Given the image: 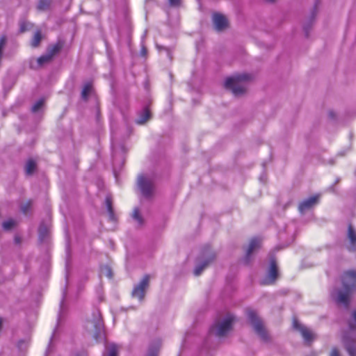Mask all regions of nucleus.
Here are the masks:
<instances>
[{"instance_id": "nucleus-22", "label": "nucleus", "mask_w": 356, "mask_h": 356, "mask_svg": "<svg viewBox=\"0 0 356 356\" xmlns=\"http://www.w3.org/2000/svg\"><path fill=\"white\" fill-rule=\"evenodd\" d=\"M51 5V0H40L37 8L40 11H44L49 9Z\"/></svg>"}, {"instance_id": "nucleus-10", "label": "nucleus", "mask_w": 356, "mask_h": 356, "mask_svg": "<svg viewBox=\"0 0 356 356\" xmlns=\"http://www.w3.org/2000/svg\"><path fill=\"white\" fill-rule=\"evenodd\" d=\"M293 327L302 334L307 343H311L315 338L314 333L306 327L300 324L297 321H293Z\"/></svg>"}, {"instance_id": "nucleus-34", "label": "nucleus", "mask_w": 356, "mask_h": 356, "mask_svg": "<svg viewBox=\"0 0 356 356\" xmlns=\"http://www.w3.org/2000/svg\"><path fill=\"white\" fill-rule=\"evenodd\" d=\"M330 356H340L338 349L336 348H333L331 351Z\"/></svg>"}, {"instance_id": "nucleus-32", "label": "nucleus", "mask_w": 356, "mask_h": 356, "mask_svg": "<svg viewBox=\"0 0 356 356\" xmlns=\"http://www.w3.org/2000/svg\"><path fill=\"white\" fill-rule=\"evenodd\" d=\"M169 3L172 6H178L180 5L181 0H169Z\"/></svg>"}, {"instance_id": "nucleus-11", "label": "nucleus", "mask_w": 356, "mask_h": 356, "mask_svg": "<svg viewBox=\"0 0 356 356\" xmlns=\"http://www.w3.org/2000/svg\"><path fill=\"white\" fill-rule=\"evenodd\" d=\"M94 315L95 320L93 323L95 327V332L93 334V338L95 340H98V339L101 337L103 331V322L102 320L100 312L99 310L96 311Z\"/></svg>"}, {"instance_id": "nucleus-9", "label": "nucleus", "mask_w": 356, "mask_h": 356, "mask_svg": "<svg viewBox=\"0 0 356 356\" xmlns=\"http://www.w3.org/2000/svg\"><path fill=\"white\" fill-rule=\"evenodd\" d=\"M213 22L217 31H221L227 29L229 26L228 20L226 17L220 13H215L213 14Z\"/></svg>"}, {"instance_id": "nucleus-12", "label": "nucleus", "mask_w": 356, "mask_h": 356, "mask_svg": "<svg viewBox=\"0 0 356 356\" xmlns=\"http://www.w3.org/2000/svg\"><path fill=\"white\" fill-rule=\"evenodd\" d=\"M347 237L350 243L348 248L349 251H356V231L351 224L348 226Z\"/></svg>"}, {"instance_id": "nucleus-15", "label": "nucleus", "mask_w": 356, "mask_h": 356, "mask_svg": "<svg viewBox=\"0 0 356 356\" xmlns=\"http://www.w3.org/2000/svg\"><path fill=\"white\" fill-rule=\"evenodd\" d=\"M105 202H106V206L107 211L108 213L109 219L111 221H116L117 218H116V216L115 215L114 210L113 208V202H112L111 197H106V200H105Z\"/></svg>"}, {"instance_id": "nucleus-2", "label": "nucleus", "mask_w": 356, "mask_h": 356, "mask_svg": "<svg viewBox=\"0 0 356 356\" xmlns=\"http://www.w3.org/2000/svg\"><path fill=\"white\" fill-rule=\"evenodd\" d=\"M251 79V76L248 74H239L229 77L225 82V88L232 90L236 96L245 93L246 89L244 83Z\"/></svg>"}, {"instance_id": "nucleus-35", "label": "nucleus", "mask_w": 356, "mask_h": 356, "mask_svg": "<svg viewBox=\"0 0 356 356\" xmlns=\"http://www.w3.org/2000/svg\"><path fill=\"white\" fill-rule=\"evenodd\" d=\"M15 242L17 244H19L21 243V238L18 236H15Z\"/></svg>"}, {"instance_id": "nucleus-3", "label": "nucleus", "mask_w": 356, "mask_h": 356, "mask_svg": "<svg viewBox=\"0 0 356 356\" xmlns=\"http://www.w3.org/2000/svg\"><path fill=\"white\" fill-rule=\"evenodd\" d=\"M248 317L250 323L253 325L255 332L265 341L269 339L268 334L264 325L262 321L258 317L257 313L253 310L248 311Z\"/></svg>"}, {"instance_id": "nucleus-7", "label": "nucleus", "mask_w": 356, "mask_h": 356, "mask_svg": "<svg viewBox=\"0 0 356 356\" xmlns=\"http://www.w3.org/2000/svg\"><path fill=\"white\" fill-rule=\"evenodd\" d=\"M138 186L144 196L150 197L152 195L154 189L152 181L141 175L138 177Z\"/></svg>"}, {"instance_id": "nucleus-19", "label": "nucleus", "mask_w": 356, "mask_h": 356, "mask_svg": "<svg viewBox=\"0 0 356 356\" xmlns=\"http://www.w3.org/2000/svg\"><path fill=\"white\" fill-rule=\"evenodd\" d=\"M36 169V163L35 161L30 159L27 161L25 165V172L27 175H31Z\"/></svg>"}, {"instance_id": "nucleus-36", "label": "nucleus", "mask_w": 356, "mask_h": 356, "mask_svg": "<svg viewBox=\"0 0 356 356\" xmlns=\"http://www.w3.org/2000/svg\"><path fill=\"white\" fill-rule=\"evenodd\" d=\"M146 53H147V50H146V49H145V47H143V48L142 49L141 54H142L143 56H145V55L146 54Z\"/></svg>"}, {"instance_id": "nucleus-1", "label": "nucleus", "mask_w": 356, "mask_h": 356, "mask_svg": "<svg viewBox=\"0 0 356 356\" xmlns=\"http://www.w3.org/2000/svg\"><path fill=\"white\" fill-rule=\"evenodd\" d=\"M341 288H335L331 293V297L337 305H341L346 309L349 308L351 296L356 291V271L349 270L345 271L341 277Z\"/></svg>"}, {"instance_id": "nucleus-37", "label": "nucleus", "mask_w": 356, "mask_h": 356, "mask_svg": "<svg viewBox=\"0 0 356 356\" xmlns=\"http://www.w3.org/2000/svg\"><path fill=\"white\" fill-rule=\"evenodd\" d=\"M268 1H269V2H273V1H274V0H268Z\"/></svg>"}, {"instance_id": "nucleus-20", "label": "nucleus", "mask_w": 356, "mask_h": 356, "mask_svg": "<svg viewBox=\"0 0 356 356\" xmlns=\"http://www.w3.org/2000/svg\"><path fill=\"white\" fill-rule=\"evenodd\" d=\"M150 111L148 108H145L143 111V113L137 120V123L139 124H145L150 118Z\"/></svg>"}, {"instance_id": "nucleus-13", "label": "nucleus", "mask_w": 356, "mask_h": 356, "mask_svg": "<svg viewBox=\"0 0 356 356\" xmlns=\"http://www.w3.org/2000/svg\"><path fill=\"white\" fill-rule=\"evenodd\" d=\"M261 241L259 238H253L251 239L248 248L246 252V261L248 262L249 257L252 253L260 248Z\"/></svg>"}, {"instance_id": "nucleus-26", "label": "nucleus", "mask_w": 356, "mask_h": 356, "mask_svg": "<svg viewBox=\"0 0 356 356\" xmlns=\"http://www.w3.org/2000/svg\"><path fill=\"white\" fill-rule=\"evenodd\" d=\"M108 356H118V348L116 345L112 344L109 346Z\"/></svg>"}, {"instance_id": "nucleus-4", "label": "nucleus", "mask_w": 356, "mask_h": 356, "mask_svg": "<svg viewBox=\"0 0 356 356\" xmlns=\"http://www.w3.org/2000/svg\"><path fill=\"white\" fill-rule=\"evenodd\" d=\"M279 276L278 268L276 260L272 259L270 263V268L268 271L266 277L261 281V285H272L274 284Z\"/></svg>"}, {"instance_id": "nucleus-30", "label": "nucleus", "mask_w": 356, "mask_h": 356, "mask_svg": "<svg viewBox=\"0 0 356 356\" xmlns=\"http://www.w3.org/2000/svg\"><path fill=\"white\" fill-rule=\"evenodd\" d=\"M31 204H32L31 201L29 200L22 206L21 209L24 213H26L28 212V211L31 208Z\"/></svg>"}, {"instance_id": "nucleus-6", "label": "nucleus", "mask_w": 356, "mask_h": 356, "mask_svg": "<svg viewBox=\"0 0 356 356\" xmlns=\"http://www.w3.org/2000/svg\"><path fill=\"white\" fill-rule=\"evenodd\" d=\"M235 318L232 315H228L227 318L218 325L216 334L219 337H222L232 329V323Z\"/></svg>"}, {"instance_id": "nucleus-28", "label": "nucleus", "mask_w": 356, "mask_h": 356, "mask_svg": "<svg viewBox=\"0 0 356 356\" xmlns=\"http://www.w3.org/2000/svg\"><path fill=\"white\" fill-rule=\"evenodd\" d=\"M48 230L47 227L41 225L39 228V236L41 240H43L47 235Z\"/></svg>"}, {"instance_id": "nucleus-5", "label": "nucleus", "mask_w": 356, "mask_h": 356, "mask_svg": "<svg viewBox=\"0 0 356 356\" xmlns=\"http://www.w3.org/2000/svg\"><path fill=\"white\" fill-rule=\"evenodd\" d=\"M150 277L149 275H145L142 280L139 282L138 284L134 286L132 291V296L134 298H137L140 300H143L145 295L146 289L149 286Z\"/></svg>"}, {"instance_id": "nucleus-25", "label": "nucleus", "mask_w": 356, "mask_h": 356, "mask_svg": "<svg viewBox=\"0 0 356 356\" xmlns=\"http://www.w3.org/2000/svg\"><path fill=\"white\" fill-rule=\"evenodd\" d=\"M44 100L43 99H39L36 102L31 108V111L33 113L38 111L44 105Z\"/></svg>"}, {"instance_id": "nucleus-24", "label": "nucleus", "mask_w": 356, "mask_h": 356, "mask_svg": "<svg viewBox=\"0 0 356 356\" xmlns=\"http://www.w3.org/2000/svg\"><path fill=\"white\" fill-rule=\"evenodd\" d=\"M15 225V222L13 219H9L8 220L4 221L2 223V227L5 230L11 229L13 227H14Z\"/></svg>"}, {"instance_id": "nucleus-18", "label": "nucleus", "mask_w": 356, "mask_h": 356, "mask_svg": "<svg viewBox=\"0 0 356 356\" xmlns=\"http://www.w3.org/2000/svg\"><path fill=\"white\" fill-rule=\"evenodd\" d=\"M42 39V32L40 30H37L34 35H33V37L31 41V46L33 47V48H36L38 47H39L40 42H41V40Z\"/></svg>"}, {"instance_id": "nucleus-14", "label": "nucleus", "mask_w": 356, "mask_h": 356, "mask_svg": "<svg viewBox=\"0 0 356 356\" xmlns=\"http://www.w3.org/2000/svg\"><path fill=\"white\" fill-rule=\"evenodd\" d=\"M64 41L58 40L56 43L48 47L47 52L54 58L61 51L64 47Z\"/></svg>"}, {"instance_id": "nucleus-8", "label": "nucleus", "mask_w": 356, "mask_h": 356, "mask_svg": "<svg viewBox=\"0 0 356 356\" xmlns=\"http://www.w3.org/2000/svg\"><path fill=\"white\" fill-rule=\"evenodd\" d=\"M319 198L320 195L316 194L300 202L298 205L299 211L302 213L305 211L312 209L313 207L318 204Z\"/></svg>"}, {"instance_id": "nucleus-16", "label": "nucleus", "mask_w": 356, "mask_h": 356, "mask_svg": "<svg viewBox=\"0 0 356 356\" xmlns=\"http://www.w3.org/2000/svg\"><path fill=\"white\" fill-rule=\"evenodd\" d=\"M92 90V83L91 81H88L86 83L83 87L81 91V97L85 101H87L88 99V96Z\"/></svg>"}, {"instance_id": "nucleus-23", "label": "nucleus", "mask_w": 356, "mask_h": 356, "mask_svg": "<svg viewBox=\"0 0 356 356\" xmlns=\"http://www.w3.org/2000/svg\"><path fill=\"white\" fill-rule=\"evenodd\" d=\"M132 217L138 221L140 225H142L143 223V220L142 216H140V211L138 208H135L134 209Z\"/></svg>"}, {"instance_id": "nucleus-31", "label": "nucleus", "mask_w": 356, "mask_h": 356, "mask_svg": "<svg viewBox=\"0 0 356 356\" xmlns=\"http://www.w3.org/2000/svg\"><path fill=\"white\" fill-rule=\"evenodd\" d=\"M353 318L354 322L352 321H350L349 322V327H350V329L356 328V310H355L353 312Z\"/></svg>"}, {"instance_id": "nucleus-27", "label": "nucleus", "mask_w": 356, "mask_h": 356, "mask_svg": "<svg viewBox=\"0 0 356 356\" xmlns=\"http://www.w3.org/2000/svg\"><path fill=\"white\" fill-rule=\"evenodd\" d=\"M346 349L350 356H356V346L355 343L348 345Z\"/></svg>"}, {"instance_id": "nucleus-17", "label": "nucleus", "mask_w": 356, "mask_h": 356, "mask_svg": "<svg viewBox=\"0 0 356 356\" xmlns=\"http://www.w3.org/2000/svg\"><path fill=\"white\" fill-rule=\"evenodd\" d=\"M214 258H215V257L212 256L209 259L204 261L200 265H198L197 266H196V268L194 270L195 275H196V276L200 275L201 274V273L203 271V270L205 268H207L211 262H212L213 261Z\"/></svg>"}, {"instance_id": "nucleus-29", "label": "nucleus", "mask_w": 356, "mask_h": 356, "mask_svg": "<svg viewBox=\"0 0 356 356\" xmlns=\"http://www.w3.org/2000/svg\"><path fill=\"white\" fill-rule=\"evenodd\" d=\"M29 24L25 21L21 22L19 24V31L21 33H24L28 31Z\"/></svg>"}, {"instance_id": "nucleus-21", "label": "nucleus", "mask_w": 356, "mask_h": 356, "mask_svg": "<svg viewBox=\"0 0 356 356\" xmlns=\"http://www.w3.org/2000/svg\"><path fill=\"white\" fill-rule=\"evenodd\" d=\"M53 57L49 54L47 52L46 54L44 55H42L41 56H40L37 61H38V64L40 65V66H42L45 63H50L52 60H53Z\"/></svg>"}, {"instance_id": "nucleus-33", "label": "nucleus", "mask_w": 356, "mask_h": 356, "mask_svg": "<svg viewBox=\"0 0 356 356\" xmlns=\"http://www.w3.org/2000/svg\"><path fill=\"white\" fill-rule=\"evenodd\" d=\"M6 38L5 36L1 37L0 39V50H1V51L3 50V47L6 44Z\"/></svg>"}]
</instances>
